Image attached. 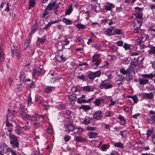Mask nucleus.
I'll use <instances>...</instances> for the list:
<instances>
[{
    "label": "nucleus",
    "instance_id": "1",
    "mask_svg": "<svg viewBox=\"0 0 155 155\" xmlns=\"http://www.w3.org/2000/svg\"><path fill=\"white\" fill-rule=\"evenodd\" d=\"M136 61H132L131 63L132 66H129L126 70L124 68H121L120 70V74L123 75L127 74L129 76L132 72H134V66L136 67L138 65V61L137 60H135Z\"/></svg>",
    "mask_w": 155,
    "mask_h": 155
},
{
    "label": "nucleus",
    "instance_id": "2",
    "mask_svg": "<svg viewBox=\"0 0 155 155\" xmlns=\"http://www.w3.org/2000/svg\"><path fill=\"white\" fill-rule=\"evenodd\" d=\"M101 55V54H95L92 56L91 65L93 68H97L101 63L102 60L100 58Z\"/></svg>",
    "mask_w": 155,
    "mask_h": 155
},
{
    "label": "nucleus",
    "instance_id": "3",
    "mask_svg": "<svg viewBox=\"0 0 155 155\" xmlns=\"http://www.w3.org/2000/svg\"><path fill=\"white\" fill-rule=\"evenodd\" d=\"M9 137L10 139V143L12 145V148L18 147L19 143L17 137L13 134H10Z\"/></svg>",
    "mask_w": 155,
    "mask_h": 155
},
{
    "label": "nucleus",
    "instance_id": "4",
    "mask_svg": "<svg viewBox=\"0 0 155 155\" xmlns=\"http://www.w3.org/2000/svg\"><path fill=\"white\" fill-rule=\"evenodd\" d=\"M68 56V55H64L63 54L62 51H60L57 53L56 58L57 61L59 62L65 61Z\"/></svg>",
    "mask_w": 155,
    "mask_h": 155
},
{
    "label": "nucleus",
    "instance_id": "5",
    "mask_svg": "<svg viewBox=\"0 0 155 155\" xmlns=\"http://www.w3.org/2000/svg\"><path fill=\"white\" fill-rule=\"evenodd\" d=\"M113 85L110 84L109 81L107 80L103 81L100 84V87L101 89H107L112 88Z\"/></svg>",
    "mask_w": 155,
    "mask_h": 155
},
{
    "label": "nucleus",
    "instance_id": "6",
    "mask_svg": "<svg viewBox=\"0 0 155 155\" xmlns=\"http://www.w3.org/2000/svg\"><path fill=\"white\" fill-rule=\"evenodd\" d=\"M101 74L100 71H98L95 72H90L88 74V76L90 79H93L96 77H99Z\"/></svg>",
    "mask_w": 155,
    "mask_h": 155
},
{
    "label": "nucleus",
    "instance_id": "7",
    "mask_svg": "<svg viewBox=\"0 0 155 155\" xmlns=\"http://www.w3.org/2000/svg\"><path fill=\"white\" fill-rule=\"evenodd\" d=\"M115 7V6L113 4L107 2L105 4L104 8L107 11H112V9Z\"/></svg>",
    "mask_w": 155,
    "mask_h": 155
},
{
    "label": "nucleus",
    "instance_id": "8",
    "mask_svg": "<svg viewBox=\"0 0 155 155\" xmlns=\"http://www.w3.org/2000/svg\"><path fill=\"white\" fill-rule=\"evenodd\" d=\"M102 112L100 110L96 111L93 113V117L96 120L101 119L102 117Z\"/></svg>",
    "mask_w": 155,
    "mask_h": 155
},
{
    "label": "nucleus",
    "instance_id": "9",
    "mask_svg": "<svg viewBox=\"0 0 155 155\" xmlns=\"http://www.w3.org/2000/svg\"><path fill=\"white\" fill-rule=\"evenodd\" d=\"M42 71V69L40 68H34L32 71V78H35L36 76L39 75L41 73Z\"/></svg>",
    "mask_w": 155,
    "mask_h": 155
},
{
    "label": "nucleus",
    "instance_id": "10",
    "mask_svg": "<svg viewBox=\"0 0 155 155\" xmlns=\"http://www.w3.org/2000/svg\"><path fill=\"white\" fill-rule=\"evenodd\" d=\"M12 55L13 57H16L18 59L20 58V52L19 50L17 49H13L12 51Z\"/></svg>",
    "mask_w": 155,
    "mask_h": 155
},
{
    "label": "nucleus",
    "instance_id": "11",
    "mask_svg": "<svg viewBox=\"0 0 155 155\" xmlns=\"http://www.w3.org/2000/svg\"><path fill=\"white\" fill-rule=\"evenodd\" d=\"M154 94L152 92L145 93L143 94V97L145 98L152 99L153 98Z\"/></svg>",
    "mask_w": 155,
    "mask_h": 155
},
{
    "label": "nucleus",
    "instance_id": "12",
    "mask_svg": "<svg viewBox=\"0 0 155 155\" xmlns=\"http://www.w3.org/2000/svg\"><path fill=\"white\" fill-rule=\"evenodd\" d=\"M146 121L149 124L155 125V114L150 116V118H147Z\"/></svg>",
    "mask_w": 155,
    "mask_h": 155
},
{
    "label": "nucleus",
    "instance_id": "13",
    "mask_svg": "<svg viewBox=\"0 0 155 155\" xmlns=\"http://www.w3.org/2000/svg\"><path fill=\"white\" fill-rule=\"evenodd\" d=\"M104 99L103 98H99L96 99L94 102V104L95 106H101L102 103L104 102Z\"/></svg>",
    "mask_w": 155,
    "mask_h": 155
},
{
    "label": "nucleus",
    "instance_id": "14",
    "mask_svg": "<svg viewBox=\"0 0 155 155\" xmlns=\"http://www.w3.org/2000/svg\"><path fill=\"white\" fill-rule=\"evenodd\" d=\"M81 89L84 91L91 92L94 90L93 86L91 85L87 86L81 87Z\"/></svg>",
    "mask_w": 155,
    "mask_h": 155
},
{
    "label": "nucleus",
    "instance_id": "15",
    "mask_svg": "<svg viewBox=\"0 0 155 155\" xmlns=\"http://www.w3.org/2000/svg\"><path fill=\"white\" fill-rule=\"evenodd\" d=\"M74 129V126L71 124H67L65 127V130L68 132V134L71 131H73Z\"/></svg>",
    "mask_w": 155,
    "mask_h": 155
},
{
    "label": "nucleus",
    "instance_id": "16",
    "mask_svg": "<svg viewBox=\"0 0 155 155\" xmlns=\"http://www.w3.org/2000/svg\"><path fill=\"white\" fill-rule=\"evenodd\" d=\"M12 150L11 148L8 147L5 144L4 145L3 147V149L1 152L2 153H7L8 152H11Z\"/></svg>",
    "mask_w": 155,
    "mask_h": 155
},
{
    "label": "nucleus",
    "instance_id": "17",
    "mask_svg": "<svg viewBox=\"0 0 155 155\" xmlns=\"http://www.w3.org/2000/svg\"><path fill=\"white\" fill-rule=\"evenodd\" d=\"M35 32V29H33L31 30V32L29 33L28 36H29V37L28 40L26 42H25L24 43L25 46L26 48L27 47L29 44V41L31 40V37L32 35L34 34Z\"/></svg>",
    "mask_w": 155,
    "mask_h": 155
},
{
    "label": "nucleus",
    "instance_id": "18",
    "mask_svg": "<svg viewBox=\"0 0 155 155\" xmlns=\"http://www.w3.org/2000/svg\"><path fill=\"white\" fill-rule=\"evenodd\" d=\"M55 87L52 86H46L44 90V92L47 93H49L54 90Z\"/></svg>",
    "mask_w": 155,
    "mask_h": 155
},
{
    "label": "nucleus",
    "instance_id": "19",
    "mask_svg": "<svg viewBox=\"0 0 155 155\" xmlns=\"http://www.w3.org/2000/svg\"><path fill=\"white\" fill-rule=\"evenodd\" d=\"M15 118L14 114L11 112L8 113L7 116V120L13 121Z\"/></svg>",
    "mask_w": 155,
    "mask_h": 155
},
{
    "label": "nucleus",
    "instance_id": "20",
    "mask_svg": "<svg viewBox=\"0 0 155 155\" xmlns=\"http://www.w3.org/2000/svg\"><path fill=\"white\" fill-rule=\"evenodd\" d=\"M92 119V118L90 117H86L84 119L82 123L85 125H87L90 124L91 121Z\"/></svg>",
    "mask_w": 155,
    "mask_h": 155
},
{
    "label": "nucleus",
    "instance_id": "21",
    "mask_svg": "<svg viewBox=\"0 0 155 155\" xmlns=\"http://www.w3.org/2000/svg\"><path fill=\"white\" fill-rule=\"evenodd\" d=\"M117 118L120 120V123L121 125H124L125 124L126 121L124 116L119 114Z\"/></svg>",
    "mask_w": 155,
    "mask_h": 155
},
{
    "label": "nucleus",
    "instance_id": "22",
    "mask_svg": "<svg viewBox=\"0 0 155 155\" xmlns=\"http://www.w3.org/2000/svg\"><path fill=\"white\" fill-rule=\"evenodd\" d=\"M114 29V27L113 26H110L108 28L107 30H105V32H106L107 34L110 35H113L114 34L112 33L113 30Z\"/></svg>",
    "mask_w": 155,
    "mask_h": 155
},
{
    "label": "nucleus",
    "instance_id": "23",
    "mask_svg": "<svg viewBox=\"0 0 155 155\" xmlns=\"http://www.w3.org/2000/svg\"><path fill=\"white\" fill-rule=\"evenodd\" d=\"M149 31L150 35L155 37V25L151 26L149 28Z\"/></svg>",
    "mask_w": 155,
    "mask_h": 155
},
{
    "label": "nucleus",
    "instance_id": "24",
    "mask_svg": "<svg viewBox=\"0 0 155 155\" xmlns=\"http://www.w3.org/2000/svg\"><path fill=\"white\" fill-rule=\"evenodd\" d=\"M19 77L20 81L24 82L25 79L26 78V75L24 72L21 71L20 72Z\"/></svg>",
    "mask_w": 155,
    "mask_h": 155
},
{
    "label": "nucleus",
    "instance_id": "25",
    "mask_svg": "<svg viewBox=\"0 0 155 155\" xmlns=\"http://www.w3.org/2000/svg\"><path fill=\"white\" fill-rule=\"evenodd\" d=\"M62 21L67 25H71L72 23V21L70 19L65 18H63L62 19Z\"/></svg>",
    "mask_w": 155,
    "mask_h": 155
},
{
    "label": "nucleus",
    "instance_id": "26",
    "mask_svg": "<svg viewBox=\"0 0 155 155\" xmlns=\"http://www.w3.org/2000/svg\"><path fill=\"white\" fill-rule=\"evenodd\" d=\"M73 9L72 4H71L68 6V8L66 11L65 14L67 15H70Z\"/></svg>",
    "mask_w": 155,
    "mask_h": 155
},
{
    "label": "nucleus",
    "instance_id": "27",
    "mask_svg": "<svg viewBox=\"0 0 155 155\" xmlns=\"http://www.w3.org/2000/svg\"><path fill=\"white\" fill-rule=\"evenodd\" d=\"M97 135L98 133L95 132H89L88 133V135L90 138H95Z\"/></svg>",
    "mask_w": 155,
    "mask_h": 155
},
{
    "label": "nucleus",
    "instance_id": "28",
    "mask_svg": "<svg viewBox=\"0 0 155 155\" xmlns=\"http://www.w3.org/2000/svg\"><path fill=\"white\" fill-rule=\"evenodd\" d=\"M76 27L79 30L84 29L87 28L86 25L81 23H78L76 24Z\"/></svg>",
    "mask_w": 155,
    "mask_h": 155
},
{
    "label": "nucleus",
    "instance_id": "29",
    "mask_svg": "<svg viewBox=\"0 0 155 155\" xmlns=\"http://www.w3.org/2000/svg\"><path fill=\"white\" fill-rule=\"evenodd\" d=\"M143 38V37L142 36H140L139 38L135 40V43L136 45H140L143 42L142 40Z\"/></svg>",
    "mask_w": 155,
    "mask_h": 155
},
{
    "label": "nucleus",
    "instance_id": "30",
    "mask_svg": "<svg viewBox=\"0 0 155 155\" xmlns=\"http://www.w3.org/2000/svg\"><path fill=\"white\" fill-rule=\"evenodd\" d=\"M114 145L116 147L122 149L124 147V144L120 142L114 143Z\"/></svg>",
    "mask_w": 155,
    "mask_h": 155
},
{
    "label": "nucleus",
    "instance_id": "31",
    "mask_svg": "<svg viewBox=\"0 0 155 155\" xmlns=\"http://www.w3.org/2000/svg\"><path fill=\"white\" fill-rule=\"evenodd\" d=\"M21 127L19 125H16L15 127V131L18 134H19L21 132Z\"/></svg>",
    "mask_w": 155,
    "mask_h": 155
},
{
    "label": "nucleus",
    "instance_id": "32",
    "mask_svg": "<svg viewBox=\"0 0 155 155\" xmlns=\"http://www.w3.org/2000/svg\"><path fill=\"white\" fill-rule=\"evenodd\" d=\"M149 82L148 79H144L140 78L139 80V83L140 85H144L147 84Z\"/></svg>",
    "mask_w": 155,
    "mask_h": 155
},
{
    "label": "nucleus",
    "instance_id": "33",
    "mask_svg": "<svg viewBox=\"0 0 155 155\" xmlns=\"http://www.w3.org/2000/svg\"><path fill=\"white\" fill-rule=\"evenodd\" d=\"M35 4V0H30L29 2L28 9L34 7Z\"/></svg>",
    "mask_w": 155,
    "mask_h": 155
},
{
    "label": "nucleus",
    "instance_id": "34",
    "mask_svg": "<svg viewBox=\"0 0 155 155\" xmlns=\"http://www.w3.org/2000/svg\"><path fill=\"white\" fill-rule=\"evenodd\" d=\"M114 114V113L113 111H107L105 113V117H110L112 116Z\"/></svg>",
    "mask_w": 155,
    "mask_h": 155
},
{
    "label": "nucleus",
    "instance_id": "35",
    "mask_svg": "<svg viewBox=\"0 0 155 155\" xmlns=\"http://www.w3.org/2000/svg\"><path fill=\"white\" fill-rule=\"evenodd\" d=\"M80 109H81L86 111L88 110L91 109V107L88 105H82L80 108Z\"/></svg>",
    "mask_w": 155,
    "mask_h": 155
},
{
    "label": "nucleus",
    "instance_id": "36",
    "mask_svg": "<svg viewBox=\"0 0 155 155\" xmlns=\"http://www.w3.org/2000/svg\"><path fill=\"white\" fill-rule=\"evenodd\" d=\"M116 79L117 81H122L124 80V77L122 75L117 74V76L116 77Z\"/></svg>",
    "mask_w": 155,
    "mask_h": 155
},
{
    "label": "nucleus",
    "instance_id": "37",
    "mask_svg": "<svg viewBox=\"0 0 155 155\" xmlns=\"http://www.w3.org/2000/svg\"><path fill=\"white\" fill-rule=\"evenodd\" d=\"M49 16V13L47 12L46 10H45L43 12V13L42 15V17L45 18L46 19H47Z\"/></svg>",
    "mask_w": 155,
    "mask_h": 155
},
{
    "label": "nucleus",
    "instance_id": "38",
    "mask_svg": "<svg viewBox=\"0 0 155 155\" xmlns=\"http://www.w3.org/2000/svg\"><path fill=\"white\" fill-rule=\"evenodd\" d=\"M75 138L76 141L77 142H83L85 140L84 138L80 136H76Z\"/></svg>",
    "mask_w": 155,
    "mask_h": 155
},
{
    "label": "nucleus",
    "instance_id": "39",
    "mask_svg": "<svg viewBox=\"0 0 155 155\" xmlns=\"http://www.w3.org/2000/svg\"><path fill=\"white\" fill-rule=\"evenodd\" d=\"M148 53L149 54H155V47L152 46L150 49L148 51Z\"/></svg>",
    "mask_w": 155,
    "mask_h": 155
},
{
    "label": "nucleus",
    "instance_id": "40",
    "mask_svg": "<svg viewBox=\"0 0 155 155\" xmlns=\"http://www.w3.org/2000/svg\"><path fill=\"white\" fill-rule=\"evenodd\" d=\"M54 5V3H50L48 5L47 7L45 9L47 11L48 10L51 11Z\"/></svg>",
    "mask_w": 155,
    "mask_h": 155
},
{
    "label": "nucleus",
    "instance_id": "41",
    "mask_svg": "<svg viewBox=\"0 0 155 155\" xmlns=\"http://www.w3.org/2000/svg\"><path fill=\"white\" fill-rule=\"evenodd\" d=\"M77 103L79 104L86 103H87V100L80 97L78 99Z\"/></svg>",
    "mask_w": 155,
    "mask_h": 155
},
{
    "label": "nucleus",
    "instance_id": "42",
    "mask_svg": "<svg viewBox=\"0 0 155 155\" xmlns=\"http://www.w3.org/2000/svg\"><path fill=\"white\" fill-rule=\"evenodd\" d=\"M109 147L108 144L107 143L103 144L101 147V149L102 151H106V150L108 149Z\"/></svg>",
    "mask_w": 155,
    "mask_h": 155
},
{
    "label": "nucleus",
    "instance_id": "43",
    "mask_svg": "<svg viewBox=\"0 0 155 155\" xmlns=\"http://www.w3.org/2000/svg\"><path fill=\"white\" fill-rule=\"evenodd\" d=\"M20 109L21 111L20 112V114L22 117H23L26 113L24 111V109L22 106L20 104Z\"/></svg>",
    "mask_w": 155,
    "mask_h": 155
},
{
    "label": "nucleus",
    "instance_id": "44",
    "mask_svg": "<svg viewBox=\"0 0 155 155\" xmlns=\"http://www.w3.org/2000/svg\"><path fill=\"white\" fill-rule=\"evenodd\" d=\"M92 47L98 50H100L101 48V45L99 44H93L92 45Z\"/></svg>",
    "mask_w": 155,
    "mask_h": 155
},
{
    "label": "nucleus",
    "instance_id": "45",
    "mask_svg": "<svg viewBox=\"0 0 155 155\" xmlns=\"http://www.w3.org/2000/svg\"><path fill=\"white\" fill-rule=\"evenodd\" d=\"M131 46V45L125 43L123 46V48L125 51H127L130 49Z\"/></svg>",
    "mask_w": 155,
    "mask_h": 155
},
{
    "label": "nucleus",
    "instance_id": "46",
    "mask_svg": "<svg viewBox=\"0 0 155 155\" xmlns=\"http://www.w3.org/2000/svg\"><path fill=\"white\" fill-rule=\"evenodd\" d=\"M22 118L24 120H30L31 119V116L28 114H26Z\"/></svg>",
    "mask_w": 155,
    "mask_h": 155
},
{
    "label": "nucleus",
    "instance_id": "47",
    "mask_svg": "<svg viewBox=\"0 0 155 155\" xmlns=\"http://www.w3.org/2000/svg\"><path fill=\"white\" fill-rule=\"evenodd\" d=\"M141 76L144 78H152L153 74L152 73L147 74H143L141 75Z\"/></svg>",
    "mask_w": 155,
    "mask_h": 155
},
{
    "label": "nucleus",
    "instance_id": "48",
    "mask_svg": "<svg viewBox=\"0 0 155 155\" xmlns=\"http://www.w3.org/2000/svg\"><path fill=\"white\" fill-rule=\"evenodd\" d=\"M62 45H68L70 43V41L67 39H65L61 41Z\"/></svg>",
    "mask_w": 155,
    "mask_h": 155
},
{
    "label": "nucleus",
    "instance_id": "49",
    "mask_svg": "<svg viewBox=\"0 0 155 155\" xmlns=\"http://www.w3.org/2000/svg\"><path fill=\"white\" fill-rule=\"evenodd\" d=\"M107 58L109 61H115L116 59V57L114 56L108 55L107 56Z\"/></svg>",
    "mask_w": 155,
    "mask_h": 155
},
{
    "label": "nucleus",
    "instance_id": "50",
    "mask_svg": "<svg viewBox=\"0 0 155 155\" xmlns=\"http://www.w3.org/2000/svg\"><path fill=\"white\" fill-rule=\"evenodd\" d=\"M153 131L152 130L150 129H148L147 131L146 135L147 138V139H148L149 137L150 136L151 134L152 133Z\"/></svg>",
    "mask_w": 155,
    "mask_h": 155
},
{
    "label": "nucleus",
    "instance_id": "51",
    "mask_svg": "<svg viewBox=\"0 0 155 155\" xmlns=\"http://www.w3.org/2000/svg\"><path fill=\"white\" fill-rule=\"evenodd\" d=\"M37 41L41 43H43L46 41V39L45 38V36H44L42 38H40L39 37H38Z\"/></svg>",
    "mask_w": 155,
    "mask_h": 155
},
{
    "label": "nucleus",
    "instance_id": "52",
    "mask_svg": "<svg viewBox=\"0 0 155 155\" xmlns=\"http://www.w3.org/2000/svg\"><path fill=\"white\" fill-rule=\"evenodd\" d=\"M110 103H109V104H108V107H110L111 106H114V105L116 103V102L115 101H114L113 100L112 98L110 100Z\"/></svg>",
    "mask_w": 155,
    "mask_h": 155
},
{
    "label": "nucleus",
    "instance_id": "53",
    "mask_svg": "<svg viewBox=\"0 0 155 155\" xmlns=\"http://www.w3.org/2000/svg\"><path fill=\"white\" fill-rule=\"evenodd\" d=\"M114 32L117 35H120L122 33V30L121 29H117L114 30Z\"/></svg>",
    "mask_w": 155,
    "mask_h": 155
},
{
    "label": "nucleus",
    "instance_id": "54",
    "mask_svg": "<svg viewBox=\"0 0 155 155\" xmlns=\"http://www.w3.org/2000/svg\"><path fill=\"white\" fill-rule=\"evenodd\" d=\"M4 59V53L2 49L0 48V61L3 60Z\"/></svg>",
    "mask_w": 155,
    "mask_h": 155
},
{
    "label": "nucleus",
    "instance_id": "55",
    "mask_svg": "<svg viewBox=\"0 0 155 155\" xmlns=\"http://www.w3.org/2000/svg\"><path fill=\"white\" fill-rule=\"evenodd\" d=\"M109 64L107 61H104L102 64V66L101 67H107L109 65Z\"/></svg>",
    "mask_w": 155,
    "mask_h": 155
},
{
    "label": "nucleus",
    "instance_id": "56",
    "mask_svg": "<svg viewBox=\"0 0 155 155\" xmlns=\"http://www.w3.org/2000/svg\"><path fill=\"white\" fill-rule=\"evenodd\" d=\"M96 128L94 127L87 126L86 127V130L89 131H93L96 130Z\"/></svg>",
    "mask_w": 155,
    "mask_h": 155
},
{
    "label": "nucleus",
    "instance_id": "57",
    "mask_svg": "<svg viewBox=\"0 0 155 155\" xmlns=\"http://www.w3.org/2000/svg\"><path fill=\"white\" fill-rule=\"evenodd\" d=\"M134 32L135 33H137L139 32V29H140V27L139 26L137 27L136 25L134 26Z\"/></svg>",
    "mask_w": 155,
    "mask_h": 155
},
{
    "label": "nucleus",
    "instance_id": "58",
    "mask_svg": "<svg viewBox=\"0 0 155 155\" xmlns=\"http://www.w3.org/2000/svg\"><path fill=\"white\" fill-rule=\"evenodd\" d=\"M136 0H125L124 2L125 3L133 4L135 2Z\"/></svg>",
    "mask_w": 155,
    "mask_h": 155
},
{
    "label": "nucleus",
    "instance_id": "59",
    "mask_svg": "<svg viewBox=\"0 0 155 155\" xmlns=\"http://www.w3.org/2000/svg\"><path fill=\"white\" fill-rule=\"evenodd\" d=\"M42 154L39 153V151L38 150H36L32 153V155H42Z\"/></svg>",
    "mask_w": 155,
    "mask_h": 155
},
{
    "label": "nucleus",
    "instance_id": "60",
    "mask_svg": "<svg viewBox=\"0 0 155 155\" xmlns=\"http://www.w3.org/2000/svg\"><path fill=\"white\" fill-rule=\"evenodd\" d=\"M91 8L95 12H97V11L96 10L97 8V6H96V4H92L91 5Z\"/></svg>",
    "mask_w": 155,
    "mask_h": 155
},
{
    "label": "nucleus",
    "instance_id": "61",
    "mask_svg": "<svg viewBox=\"0 0 155 155\" xmlns=\"http://www.w3.org/2000/svg\"><path fill=\"white\" fill-rule=\"evenodd\" d=\"M123 42L122 41H119L117 42V45L121 47L123 45Z\"/></svg>",
    "mask_w": 155,
    "mask_h": 155
},
{
    "label": "nucleus",
    "instance_id": "62",
    "mask_svg": "<svg viewBox=\"0 0 155 155\" xmlns=\"http://www.w3.org/2000/svg\"><path fill=\"white\" fill-rule=\"evenodd\" d=\"M132 99L133 100L134 103H137L138 101V99L137 96H133Z\"/></svg>",
    "mask_w": 155,
    "mask_h": 155
},
{
    "label": "nucleus",
    "instance_id": "63",
    "mask_svg": "<svg viewBox=\"0 0 155 155\" xmlns=\"http://www.w3.org/2000/svg\"><path fill=\"white\" fill-rule=\"evenodd\" d=\"M77 129L78 130L77 133L78 134H81L82 133L83 131V129L81 127H78Z\"/></svg>",
    "mask_w": 155,
    "mask_h": 155
},
{
    "label": "nucleus",
    "instance_id": "64",
    "mask_svg": "<svg viewBox=\"0 0 155 155\" xmlns=\"http://www.w3.org/2000/svg\"><path fill=\"white\" fill-rule=\"evenodd\" d=\"M152 141L154 144H155V133L152 135Z\"/></svg>",
    "mask_w": 155,
    "mask_h": 155
}]
</instances>
